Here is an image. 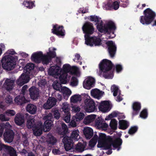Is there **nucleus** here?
<instances>
[{
    "mask_svg": "<svg viewBox=\"0 0 156 156\" xmlns=\"http://www.w3.org/2000/svg\"><path fill=\"white\" fill-rule=\"evenodd\" d=\"M84 135L87 139H90L93 136L94 132L93 129L88 127H85L83 130Z\"/></svg>",
    "mask_w": 156,
    "mask_h": 156,
    "instance_id": "20",
    "label": "nucleus"
},
{
    "mask_svg": "<svg viewBox=\"0 0 156 156\" xmlns=\"http://www.w3.org/2000/svg\"><path fill=\"white\" fill-rule=\"evenodd\" d=\"M35 119H28L27 122V126L28 128H33L35 126H36L35 122Z\"/></svg>",
    "mask_w": 156,
    "mask_h": 156,
    "instance_id": "34",
    "label": "nucleus"
},
{
    "mask_svg": "<svg viewBox=\"0 0 156 156\" xmlns=\"http://www.w3.org/2000/svg\"><path fill=\"white\" fill-rule=\"evenodd\" d=\"M107 46L110 57L113 58L115 56L117 49L115 43L112 41H108L107 43Z\"/></svg>",
    "mask_w": 156,
    "mask_h": 156,
    "instance_id": "14",
    "label": "nucleus"
},
{
    "mask_svg": "<svg viewBox=\"0 0 156 156\" xmlns=\"http://www.w3.org/2000/svg\"><path fill=\"white\" fill-rule=\"evenodd\" d=\"M70 113L68 112H67L66 115L63 118V120L65 121V122L67 123H69L70 120Z\"/></svg>",
    "mask_w": 156,
    "mask_h": 156,
    "instance_id": "53",
    "label": "nucleus"
},
{
    "mask_svg": "<svg viewBox=\"0 0 156 156\" xmlns=\"http://www.w3.org/2000/svg\"><path fill=\"white\" fill-rule=\"evenodd\" d=\"M81 99V97L80 95H74L70 98L71 101L73 103H77L78 101H80Z\"/></svg>",
    "mask_w": 156,
    "mask_h": 156,
    "instance_id": "37",
    "label": "nucleus"
},
{
    "mask_svg": "<svg viewBox=\"0 0 156 156\" xmlns=\"http://www.w3.org/2000/svg\"><path fill=\"white\" fill-rule=\"evenodd\" d=\"M83 33L85 34V43L88 46L92 47L94 45L98 46V37L90 35L94 32V28L93 24L88 22H85L82 27Z\"/></svg>",
    "mask_w": 156,
    "mask_h": 156,
    "instance_id": "2",
    "label": "nucleus"
},
{
    "mask_svg": "<svg viewBox=\"0 0 156 156\" xmlns=\"http://www.w3.org/2000/svg\"><path fill=\"white\" fill-rule=\"evenodd\" d=\"M28 88V86L27 85H24L22 88L21 90V93L23 95H24L25 94V92L26 91V90L27 88Z\"/></svg>",
    "mask_w": 156,
    "mask_h": 156,
    "instance_id": "59",
    "label": "nucleus"
},
{
    "mask_svg": "<svg viewBox=\"0 0 156 156\" xmlns=\"http://www.w3.org/2000/svg\"><path fill=\"white\" fill-rule=\"evenodd\" d=\"M27 111L31 114H34L36 113L37 107L36 106L33 104H28L26 106Z\"/></svg>",
    "mask_w": 156,
    "mask_h": 156,
    "instance_id": "28",
    "label": "nucleus"
},
{
    "mask_svg": "<svg viewBox=\"0 0 156 156\" xmlns=\"http://www.w3.org/2000/svg\"><path fill=\"white\" fill-rule=\"evenodd\" d=\"M14 81L10 79H7L5 81L4 85L7 91L11 90L13 88Z\"/></svg>",
    "mask_w": 156,
    "mask_h": 156,
    "instance_id": "24",
    "label": "nucleus"
},
{
    "mask_svg": "<svg viewBox=\"0 0 156 156\" xmlns=\"http://www.w3.org/2000/svg\"><path fill=\"white\" fill-rule=\"evenodd\" d=\"M51 59L49 58L47 55H43L42 57L41 62L42 61V63L44 64L47 65L51 61Z\"/></svg>",
    "mask_w": 156,
    "mask_h": 156,
    "instance_id": "38",
    "label": "nucleus"
},
{
    "mask_svg": "<svg viewBox=\"0 0 156 156\" xmlns=\"http://www.w3.org/2000/svg\"><path fill=\"white\" fill-rule=\"evenodd\" d=\"M5 114L7 115L12 116L15 114L16 112L13 110L9 109L5 112Z\"/></svg>",
    "mask_w": 156,
    "mask_h": 156,
    "instance_id": "50",
    "label": "nucleus"
},
{
    "mask_svg": "<svg viewBox=\"0 0 156 156\" xmlns=\"http://www.w3.org/2000/svg\"><path fill=\"white\" fill-rule=\"evenodd\" d=\"M98 140V136L95 134L94 136L90 140L89 143V145L91 147H94L96 144Z\"/></svg>",
    "mask_w": 156,
    "mask_h": 156,
    "instance_id": "39",
    "label": "nucleus"
},
{
    "mask_svg": "<svg viewBox=\"0 0 156 156\" xmlns=\"http://www.w3.org/2000/svg\"><path fill=\"white\" fill-rule=\"evenodd\" d=\"M52 33L60 37H63L65 35V31L62 26L56 24L53 26L51 30Z\"/></svg>",
    "mask_w": 156,
    "mask_h": 156,
    "instance_id": "12",
    "label": "nucleus"
},
{
    "mask_svg": "<svg viewBox=\"0 0 156 156\" xmlns=\"http://www.w3.org/2000/svg\"><path fill=\"white\" fill-rule=\"evenodd\" d=\"M95 79L91 77H88L86 78L83 82V87L89 90L94 86Z\"/></svg>",
    "mask_w": 156,
    "mask_h": 156,
    "instance_id": "16",
    "label": "nucleus"
},
{
    "mask_svg": "<svg viewBox=\"0 0 156 156\" xmlns=\"http://www.w3.org/2000/svg\"><path fill=\"white\" fill-rule=\"evenodd\" d=\"M114 66L112 62L107 59H104L99 64V68L103 72V76L105 79H112L114 76Z\"/></svg>",
    "mask_w": 156,
    "mask_h": 156,
    "instance_id": "5",
    "label": "nucleus"
},
{
    "mask_svg": "<svg viewBox=\"0 0 156 156\" xmlns=\"http://www.w3.org/2000/svg\"><path fill=\"white\" fill-rule=\"evenodd\" d=\"M98 137V147H100L99 144H101L102 147H105V149H108L111 144L108 145L109 143L111 142L112 138L110 136H106L105 133H99Z\"/></svg>",
    "mask_w": 156,
    "mask_h": 156,
    "instance_id": "10",
    "label": "nucleus"
},
{
    "mask_svg": "<svg viewBox=\"0 0 156 156\" xmlns=\"http://www.w3.org/2000/svg\"><path fill=\"white\" fill-rule=\"evenodd\" d=\"M52 113L53 114H52L51 113L53 118V121L54 120V118L56 119H58L59 118L60 115L58 110L57 109L53 110L52 111ZM50 113L51 114V113Z\"/></svg>",
    "mask_w": 156,
    "mask_h": 156,
    "instance_id": "40",
    "label": "nucleus"
},
{
    "mask_svg": "<svg viewBox=\"0 0 156 156\" xmlns=\"http://www.w3.org/2000/svg\"><path fill=\"white\" fill-rule=\"evenodd\" d=\"M14 133L12 130H6L3 134L4 139L5 142L11 143L13 141L14 138Z\"/></svg>",
    "mask_w": 156,
    "mask_h": 156,
    "instance_id": "15",
    "label": "nucleus"
},
{
    "mask_svg": "<svg viewBox=\"0 0 156 156\" xmlns=\"http://www.w3.org/2000/svg\"><path fill=\"white\" fill-rule=\"evenodd\" d=\"M119 112L116 111H114L109 114L108 117V120H110L112 118L116 117L118 115Z\"/></svg>",
    "mask_w": 156,
    "mask_h": 156,
    "instance_id": "52",
    "label": "nucleus"
},
{
    "mask_svg": "<svg viewBox=\"0 0 156 156\" xmlns=\"http://www.w3.org/2000/svg\"><path fill=\"white\" fill-rule=\"evenodd\" d=\"M116 29L115 23L113 21L110 20L104 24V30L101 29L100 30L103 31L102 33L104 34L108 35V39H112L115 36L114 32Z\"/></svg>",
    "mask_w": 156,
    "mask_h": 156,
    "instance_id": "8",
    "label": "nucleus"
},
{
    "mask_svg": "<svg viewBox=\"0 0 156 156\" xmlns=\"http://www.w3.org/2000/svg\"><path fill=\"white\" fill-rule=\"evenodd\" d=\"M6 53L8 55L5 56L1 60L2 66L3 68L7 70H11L13 69L17 60L16 56H12L11 55H14L16 53L13 49L8 50Z\"/></svg>",
    "mask_w": 156,
    "mask_h": 156,
    "instance_id": "4",
    "label": "nucleus"
},
{
    "mask_svg": "<svg viewBox=\"0 0 156 156\" xmlns=\"http://www.w3.org/2000/svg\"><path fill=\"white\" fill-rule=\"evenodd\" d=\"M117 121L115 119H113L110 122V126L112 129L115 130L117 128Z\"/></svg>",
    "mask_w": 156,
    "mask_h": 156,
    "instance_id": "41",
    "label": "nucleus"
},
{
    "mask_svg": "<svg viewBox=\"0 0 156 156\" xmlns=\"http://www.w3.org/2000/svg\"><path fill=\"white\" fill-rule=\"evenodd\" d=\"M115 69L116 72L119 73L122 70V67L121 65L117 64L115 65Z\"/></svg>",
    "mask_w": 156,
    "mask_h": 156,
    "instance_id": "54",
    "label": "nucleus"
},
{
    "mask_svg": "<svg viewBox=\"0 0 156 156\" xmlns=\"http://www.w3.org/2000/svg\"><path fill=\"white\" fill-rule=\"evenodd\" d=\"M84 113L80 112V113L76 114V118L79 120L82 119L84 117Z\"/></svg>",
    "mask_w": 156,
    "mask_h": 156,
    "instance_id": "55",
    "label": "nucleus"
},
{
    "mask_svg": "<svg viewBox=\"0 0 156 156\" xmlns=\"http://www.w3.org/2000/svg\"><path fill=\"white\" fill-rule=\"evenodd\" d=\"M46 83L45 80H41L39 82V85L41 87L44 86Z\"/></svg>",
    "mask_w": 156,
    "mask_h": 156,
    "instance_id": "61",
    "label": "nucleus"
},
{
    "mask_svg": "<svg viewBox=\"0 0 156 156\" xmlns=\"http://www.w3.org/2000/svg\"><path fill=\"white\" fill-rule=\"evenodd\" d=\"M104 23L102 20H101V18L98 17V31L101 33H102L103 31H101L100 29H102L104 30Z\"/></svg>",
    "mask_w": 156,
    "mask_h": 156,
    "instance_id": "43",
    "label": "nucleus"
},
{
    "mask_svg": "<svg viewBox=\"0 0 156 156\" xmlns=\"http://www.w3.org/2000/svg\"><path fill=\"white\" fill-rule=\"evenodd\" d=\"M34 65L33 63L27 64L24 68V72L25 74L23 73L20 78L17 80L16 83L21 86L27 83L30 80V76L33 75L34 71Z\"/></svg>",
    "mask_w": 156,
    "mask_h": 156,
    "instance_id": "6",
    "label": "nucleus"
},
{
    "mask_svg": "<svg viewBox=\"0 0 156 156\" xmlns=\"http://www.w3.org/2000/svg\"><path fill=\"white\" fill-rule=\"evenodd\" d=\"M62 68L63 72L60 75L59 77V79L60 83L62 84H66L67 82V73H69L70 71V66L69 64L64 65Z\"/></svg>",
    "mask_w": 156,
    "mask_h": 156,
    "instance_id": "11",
    "label": "nucleus"
},
{
    "mask_svg": "<svg viewBox=\"0 0 156 156\" xmlns=\"http://www.w3.org/2000/svg\"><path fill=\"white\" fill-rule=\"evenodd\" d=\"M80 56L79 54L76 53L75 55V58L73 59V60L74 61L78 62V61L80 59Z\"/></svg>",
    "mask_w": 156,
    "mask_h": 156,
    "instance_id": "60",
    "label": "nucleus"
},
{
    "mask_svg": "<svg viewBox=\"0 0 156 156\" xmlns=\"http://www.w3.org/2000/svg\"><path fill=\"white\" fill-rule=\"evenodd\" d=\"M14 101L18 105H22L27 102L24 95H20L16 96L14 99Z\"/></svg>",
    "mask_w": 156,
    "mask_h": 156,
    "instance_id": "23",
    "label": "nucleus"
},
{
    "mask_svg": "<svg viewBox=\"0 0 156 156\" xmlns=\"http://www.w3.org/2000/svg\"><path fill=\"white\" fill-rule=\"evenodd\" d=\"M119 2H118L117 1H115L112 3H108L107 6L111 9H113L115 10H117L119 7Z\"/></svg>",
    "mask_w": 156,
    "mask_h": 156,
    "instance_id": "33",
    "label": "nucleus"
},
{
    "mask_svg": "<svg viewBox=\"0 0 156 156\" xmlns=\"http://www.w3.org/2000/svg\"><path fill=\"white\" fill-rule=\"evenodd\" d=\"M107 42L108 41L98 37V46L101 45L104 47H105L106 45H107Z\"/></svg>",
    "mask_w": 156,
    "mask_h": 156,
    "instance_id": "47",
    "label": "nucleus"
},
{
    "mask_svg": "<svg viewBox=\"0 0 156 156\" xmlns=\"http://www.w3.org/2000/svg\"><path fill=\"white\" fill-rule=\"evenodd\" d=\"M103 149L105 150H108V151L106 152V154L108 155L111 154L112 153V147H111L109 149H105V147H102Z\"/></svg>",
    "mask_w": 156,
    "mask_h": 156,
    "instance_id": "63",
    "label": "nucleus"
},
{
    "mask_svg": "<svg viewBox=\"0 0 156 156\" xmlns=\"http://www.w3.org/2000/svg\"><path fill=\"white\" fill-rule=\"evenodd\" d=\"M57 100L54 97H49L47 102L43 105V108L45 109H49L54 106L56 104Z\"/></svg>",
    "mask_w": 156,
    "mask_h": 156,
    "instance_id": "17",
    "label": "nucleus"
},
{
    "mask_svg": "<svg viewBox=\"0 0 156 156\" xmlns=\"http://www.w3.org/2000/svg\"><path fill=\"white\" fill-rule=\"evenodd\" d=\"M83 97L85 99L84 108L85 111L88 112H94L95 109V106L93 100L87 94H84Z\"/></svg>",
    "mask_w": 156,
    "mask_h": 156,
    "instance_id": "9",
    "label": "nucleus"
},
{
    "mask_svg": "<svg viewBox=\"0 0 156 156\" xmlns=\"http://www.w3.org/2000/svg\"><path fill=\"white\" fill-rule=\"evenodd\" d=\"M138 129V127L137 126H131L129 129L128 133L130 135H133L137 132Z\"/></svg>",
    "mask_w": 156,
    "mask_h": 156,
    "instance_id": "44",
    "label": "nucleus"
},
{
    "mask_svg": "<svg viewBox=\"0 0 156 156\" xmlns=\"http://www.w3.org/2000/svg\"><path fill=\"white\" fill-rule=\"evenodd\" d=\"M96 117V115H89L84 118L83 123L85 124H88L94 121Z\"/></svg>",
    "mask_w": 156,
    "mask_h": 156,
    "instance_id": "31",
    "label": "nucleus"
},
{
    "mask_svg": "<svg viewBox=\"0 0 156 156\" xmlns=\"http://www.w3.org/2000/svg\"><path fill=\"white\" fill-rule=\"evenodd\" d=\"M57 131L59 134L64 135L67 133L68 128L65 123H62L61 125V127L57 128Z\"/></svg>",
    "mask_w": 156,
    "mask_h": 156,
    "instance_id": "25",
    "label": "nucleus"
},
{
    "mask_svg": "<svg viewBox=\"0 0 156 156\" xmlns=\"http://www.w3.org/2000/svg\"><path fill=\"white\" fill-rule=\"evenodd\" d=\"M43 53L41 51L33 53L31 56V59L35 63H39L41 62Z\"/></svg>",
    "mask_w": 156,
    "mask_h": 156,
    "instance_id": "19",
    "label": "nucleus"
},
{
    "mask_svg": "<svg viewBox=\"0 0 156 156\" xmlns=\"http://www.w3.org/2000/svg\"><path fill=\"white\" fill-rule=\"evenodd\" d=\"M89 20L91 21H94L96 23V27L98 29V16H90Z\"/></svg>",
    "mask_w": 156,
    "mask_h": 156,
    "instance_id": "49",
    "label": "nucleus"
},
{
    "mask_svg": "<svg viewBox=\"0 0 156 156\" xmlns=\"http://www.w3.org/2000/svg\"><path fill=\"white\" fill-rule=\"evenodd\" d=\"M91 95L95 98L98 99V88L92 89L90 91Z\"/></svg>",
    "mask_w": 156,
    "mask_h": 156,
    "instance_id": "48",
    "label": "nucleus"
},
{
    "mask_svg": "<svg viewBox=\"0 0 156 156\" xmlns=\"http://www.w3.org/2000/svg\"><path fill=\"white\" fill-rule=\"evenodd\" d=\"M104 120L101 122L100 117H98V129L106 130L108 127V125L106 123H103Z\"/></svg>",
    "mask_w": 156,
    "mask_h": 156,
    "instance_id": "32",
    "label": "nucleus"
},
{
    "mask_svg": "<svg viewBox=\"0 0 156 156\" xmlns=\"http://www.w3.org/2000/svg\"><path fill=\"white\" fill-rule=\"evenodd\" d=\"M144 16L140 17V21L144 25H148L153 21L156 16V13L149 8L145 9L143 12Z\"/></svg>",
    "mask_w": 156,
    "mask_h": 156,
    "instance_id": "7",
    "label": "nucleus"
},
{
    "mask_svg": "<svg viewBox=\"0 0 156 156\" xmlns=\"http://www.w3.org/2000/svg\"><path fill=\"white\" fill-rule=\"evenodd\" d=\"M46 141L48 145L51 146L55 144L57 142V140L51 134H49L47 135Z\"/></svg>",
    "mask_w": 156,
    "mask_h": 156,
    "instance_id": "27",
    "label": "nucleus"
},
{
    "mask_svg": "<svg viewBox=\"0 0 156 156\" xmlns=\"http://www.w3.org/2000/svg\"><path fill=\"white\" fill-rule=\"evenodd\" d=\"M52 85L53 88L57 90L61 91V88L63 87L61 84L58 82H54Z\"/></svg>",
    "mask_w": 156,
    "mask_h": 156,
    "instance_id": "42",
    "label": "nucleus"
},
{
    "mask_svg": "<svg viewBox=\"0 0 156 156\" xmlns=\"http://www.w3.org/2000/svg\"><path fill=\"white\" fill-rule=\"evenodd\" d=\"M129 126V122L125 120H122L119 121V129L125 130L128 128Z\"/></svg>",
    "mask_w": 156,
    "mask_h": 156,
    "instance_id": "30",
    "label": "nucleus"
},
{
    "mask_svg": "<svg viewBox=\"0 0 156 156\" xmlns=\"http://www.w3.org/2000/svg\"><path fill=\"white\" fill-rule=\"evenodd\" d=\"M29 90L31 99L34 100L38 98L39 93L35 87H32L29 89Z\"/></svg>",
    "mask_w": 156,
    "mask_h": 156,
    "instance_id": "22",
    "label": "nucleus"
},
{
    "mask_svg": "<svg viewBox=\"0 0 156 156\" xmlns=\"http://www.w3.org/2000/svg\"><path fill=\"white\" fill-rule=\"evenodd\" d=\"M87 12V10L83 8H80L79 10V12H81L82 13H85Z\"/></svg>",
    "mask_w": 156,
    "mask_h": 156,
    "instance_id": "64",
    "label": "nucleus"
},
{
    "mask_svg": "<svg viewBox=\"0 0 156 156\" xmlns=\"http://www.w3.org/2000/svg\"><path fill=\"white\" fill-rule=\"evenodd\" d=\"M5 100L6 102L7 103L11 104L12 101V97L9 95L7 96Z\"/></svg>",
    "mask_w": 156,
    "mask_h": 156,
    "instance_id": "56",
    "label": "nucleus"
},
{
    "mask_svg": "<svg viewBox=\"0 0 156 156\" xmlns=\"http://www.w3.org/2000/svg\"><path fill=\"white\" fill-rule=\"evenodd\" d=\"M105 94L104 91L98 89V100L101 99Z\"/></svg>",
    "mask_w": 156,
    "mask_h": 156,
    "instance_id": "57",
    "label": "nucleus"
},
{
    "mask_svg": "<svg viewBox=\"0 0 156 156\" xmlns=\"http://www.w3.org/2000/svg\"><path fill=\"white\" fill-rule=\"evenodd\" d=\"M122 139L120 137L116 138L114 141H113L112 139V141L111 142L109 143L108 145L111 144L110 147H108V149L110 148L112 145L113 147L115 148V149H117V151H119L121 148V146L122 144Z\"/></svg>",
    "mask_w": 156,
    "mask_h": 156,
    "instance_id": "18",
    "label": "nucleus"
},
{
    "mask_svg": "<svg viewBox=\"0 0 156 156\" xmlns=\"http://www.w3.org/2000/svg\"><path fill=\"white\" fill-rule=\"evenodd\" d=\"M112 108L110 101H102L99 104L98 108L103 113L109 112Z\"/></svg>",
    "mask_w": 156,
    "mask_h": 156,
    "instance_id": "13",
    "label": "nucleus"
},
{
    "mask_svg": "<svg viewBox=\"0 0 156 156\" xmlns=\"http://www.w3.org/2000/svg\"><path fill=\"white\" fill-rule=\"evenodd\" d=\"M148 115L147 110V109H144L140 112V117L143 119L146 118Z\"/></svg>",
    "mask_w": 156,
    "mask_h": 156,
    "instance_id": "45",
    "label": "nucleus"
},
{
    "mask_svg": "<svg viewBox=\"0 0 156 156\" xmlns=\"http://www.w3.org/2000/svg\"><path fill=\"white\" fill-rule=\"evenodd\" d=\"M9 119L6 118L5 115L3 114L0 115V120L2 121H6L8 120Z\"/></svg>",
    "mask_w": 156,
    "mask_h": 156,
    "instance_id": "58",
    "label": "nucleus"
},
{
    "mask_svg": "<svg viewBox=\"0 0 156 156\" xmlns=\"http://www.w3.org/2000/svg\"><path fill=\"white\" fill-rule=\"evenodd\" d=\"M53 119L52 115L51 113L44 116L43 117V119L45 120L44 125L41 122L36 124L33 129L34 134L35 136H39L42 134L43 130L44 132L50 130L53 125Z\"/></svg>",
    "mask_w": 156,
    "mask_h": 156,
    "instance_id": "3",
    "label": "nucleus"
},
{
    "mask_svg": "<svg viewBox=\"0 0 156 156\" xmlns=\"http://www.w3.org/2000/svg\"><path fill=\"white\" fill-rule=\"evenodd\" d=\"M132 108L133 110L132 114L133 116H134L138 114L141 109V105L140 103L134 102L132 104Z\"/></svg>",
    "mask_w": 156,
    "mask_h": 156,
    "instance_id": "21",
    "label": "nucleus"
},
{
    "mask_svg": "<svg viewBox=\"0 0 156 156\" xmlns=\"http://www.w3.org/2000/svg\"><path fill=\"white\" fill-rule=\"evenodd\" d=\"M61 91L64 97L66 96L67 97H68L71 94V91L66 87H63L61 88Z\"/></svg>",
    "mask_w": 156,
    "mask_h": 156,
    "instance_id": "35",
    "label": "nucleus"
},
{
    "mask_svg": "<svg viewBox=\"0 0 156 156\" xmlns=\"http://www.w3.org/2000/svg\"><path fill=\"white\" fill-rule=\"evenodd\" d=\"M76 71V68L75 66H73L71 67L70 66V72L71 74H73Z\"/></svg>",
    "mask_w": 156,
    "mask_h": 156,
    "instance_id": "62",
    "label": "nucleus"
},
{
    "mask_svg": "<svg viewBox=\"0 0 156 156\" xmlns=\"http://www.w3.org/2000/svg\"><path fill=\"white\" fill-rule=\"evenodd\" d=\"M14 120L16 124L18 126H20L24 122V117L20 114L16 115Z\"/></svg>",
    "mask_w": 156,
    "mask_h": 156,
    "instance_id": "29",
    "label": "nucleus"
},
{
    "mask_svg": "<svg viewBox=\"0 0 156 156\" xmlns=\"http://www.w3.org/2000/svg\"><path fill=\"white\" fill-rule=\"evenodd\" d=\"M111 90H112L113 92V95L114 96H116L118 92L119 89L118 87L115 85H113L111 88Z\"/></svg>",
    "mask_w": 156,
    "mask_h": 156,
    "instance_id": "46",
    "label": "nucleus"
},
{
    "mask_svg": "<svg viewBox=\"0 0 156 156\" xmlns=\"http://www.w3.org/2000/svg\"><path fill=\"white\" fill-rule=\"evenodd\" d=\"M4 148L5 150L10 156H17L16 151L14 148L11 146L4 145Z\"/></svg>",
    "mask_w": 156,
    "mask_h": 156,
    "instance_id": "26",
    "label": "nucleus"
},
{
    "mask_svg": "<svg viewBox=\"0 0 156 156\" xmlns=\"http://www.w3.org/2000/svg\"><path fill=\"white\" fill-rule=\"evenodd\" d=\"M35 1L32 2L25 0L23 3V4L27 8L29 9H32L35 6L34 4Z\"/></svg>",
    "mask_w": 156,
    "mask_h": 156,
    "instance_id": "36",
    "label": "nucleus"
},
{
    "mask_svg": "<svg viewBox=\"0 0 156 156\" xmlns=\"http://www.w3.org/2000/svg\"><path fill=\"white\" fill-rule=\"evenodd\" d=\"M79 133L78 130H74L72 132L71 136L69 137L66 136L64 137L62 141L66 151H69L72 149L76 151L82 152L85 150L87 146L86 142L83 143L79 142L75 146L73 145L74 141H78L80 137Z\"/></svg>",
    "mask_w": 156,
    "mask_h": 156,
    "instance_id": "1",
    "label": "nucleus"
},
{
    "mask_svg": "<svg viewBox=\"0 0 156 156\" xmlns=\"http://www.w3.org/2000/svg\"><path fill=\"white\" fill-rule=\"evenodd\" d=\"M47 55L51 59L56 56V53L55 51H49V52H47Z\"/></svg>",
    "mask_w": 156,
    "mask_h": 156,
    "instance_id": "51",
    "label": "nucleus"
}]
</instances>
